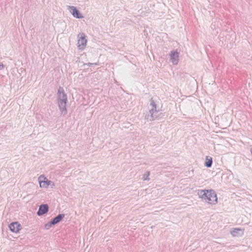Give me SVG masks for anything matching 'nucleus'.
<instances>
[{
  "instance_id": "nucleus-1",
  "label": "nucleus",
  "mask_w": 252,
  "mask_h": 252,
  "mask_svg": "<svg viewBox=\"0 0 252 252\" xmlns=\"http://www.w3.org/2000/svg\"><path fill=\"white\" fill-rule=\"evenodd\" d=\"M197 195L202 201L208 205L215 206L218 203L217 194L212 189L198 190Z\"/></svg>"
},
{
  "instance_id": "nucleus-6",
  "label": "nucleus",
  "mask_w": 252,
  "mask_h": 252,
  "mask_svg": "<svg viewBox=\"0 0 252 252\" xmlns=\"http://www.w3.org/2000/svg\"><path fill=\"white\" fill-rule=\"evenodd\" d=\"M67 9L72 17L75 19H82L84 18V14L75 6L68 5L67 6Z\"/></svg>"
},
{
  "instance_id": "nucleus-7",
  "label": "nucleus",
  "mask_w": 252,
  "mask_h": 252,
  "mask_svg": "<svg viewBox=\"0 0 252 252\" xmlns=\"http://www.w3.org/2000/svg\"><path fill=\"white\" fill-rule=\"evenodd\" d=\"M10 231L13 233L18 234L22 229L21 225L18 221L12 222L8 225Z\"/></svg>"
},
{
  "instance_id": "nucleus-8",
  "label": "nucleus",
  "mask_w": 252,
  "mask_h": 252,
  "mask_svg": "<svg viewBox=\"0 0 252 252\" xmlns=\"http://www.w3.org/2000/svg\"><path fill=\"white\" fill-rule=\"evenodd\" d=\"M244 233V229L241 228H234L230 230V234L232 237L238 238L242 237Z\"/></svg>"
},
{
  "instance_id": "nucleus-15",
  "label": "nucleus",
  "mask_w": 252,
  "mask_h": 252,
  "mask_svg": "<svg viewBox=\"0 0 252 252\" xmlns=\"http://www.w3.org/2000/svg\"><path fill=\"white\" fill-rule=\"evenodd\" d=\"M4 66L2 63L0 64V70H2L4 68Z\"/></svg>"
},
{
  "instance_id": "nucleus-14",
  "label": "nucleus",
  "mask_w": 252,
  "mask_h": 252,
  "mask_svg": "<svg viewBox=\"0 0 252 252\" xmlns=\"http://www.w3.org/2000/svg\"><path fill=\"white\" fill-rule=\"evenodd\" d=\"M149 174H150L149 172H148L146 177H145V178L144 177L143 179V180L144 181H149L150 180L149 178L148 177Z\"/></svg>"
},
{
  "instance_id": "nucleus-5",
  "label": "nucleus",
  "mask_w": 252,
  "mask_h": 252,
  "mask_svg": "<svg viewBox=\"0 0 252 252\" xmlns=\"http://www.w3.org/2000/svg\"><path fill=\"white\" fill-rule=\"evenodd\" d=\"M77 47L79 50L83 51L86 48L87 43V37L85 33L84 32H79L77 36Z\"/></svg>"
},
{
  "instance_id": "nucleus-3",
  "label": "nucleus",
  "mask_w": 252,
  "mask_h": 252,
  "mask_svg": "<svg viewBox=\"0 0 252 252\" xmlns=\"http://www.w3.org/2000/svg\"><path fill=\"white\" fill-rule=\"evenodd\" d=\"M57 103L61 114L63 116H65L67 113L66 108L67 96L63 88L62 87H60L58 90Z\"/></svg>"
},
{
  "instance_id": "nucleus-10",
  "label": "nucleus",
  "mask_w": 252,
  "mask_h": 252,
  "mask_svg": "<svg viewBox=\"0 0 252 252\" xmlns=\"http://www.w3.org/2000/svg\"><path fill=\"white\" fill-rule=\"evenodd\" d=\"M49 210V206L46 204H44L39 206L38 210L37 212V215L38 216H42L48 212Z\"/></svg>"
},
{
  "instance_id": "nucleus-4",
  "label": "nucleus",
  "mask_w": 252,
  "mask_h": 252,
  "mask_svg": "<svg viewBox=\"0 0 252 252\" xmlns=\"http://www.w3.org/2000/svg\"><path fill=\"white\" fill-rule=\"evenodd\" d=\"M37 181L39 187L41 189H47L49 188L54 189L55 187L54 182L49 180L44 174L38 176Z\"/></svg>"
},
{
  "instance_id": "nucleus-12",
  "label": "nucleus",
  "mask_w": 252,
  "mask_h": 252,
  "mask_svg": "<svg viewBox=\"0 0 252 252\" xmlns=\"http://www.w3.org/2000/svg\"><path fill=\"white\" fill-rule=\"evenodd\" d=\"M212 158L209 156H206L204 163L205 166H206L207 167H210L212 166Z\"/></svg>"
},
{
  "instance_id": "nucleus-16",
  "label": "nucleus",
  "mask_w": 252,
  "mask_h": 252,
  "mask_svg": "<svg viewBox=\"0 0 252 252\" xmlns=\"http://www.w3.org/2000/svg\"><path fill=\"white\" fill-rule=\"evenodd\" d=\"M251 154H252V148H251Z\"/></svg>"
},
{
  "instance_id": "nucleus-11",
  "label": "nucleus",
  "mask_w": 252,
  "mask_h": 252,
  "mask_svg": "<svg viewBox=\"0 0 252 252\" xmlns=\"http://www.w3.org/2000/svg\"><path fill=\"white\" fill-rule=\"evenodd\" d=\"M64 217V214H61L58 215L57 217L54 218L52 220V223H53L54 225L57 224L59 222H60L62 220Z\"/></svg>"
},
{
  "instance_id": "nucleus-9",
  "label": "nucleus",
  "mask_w": 252,
  "mask_h": 252,
  "mask_svg": "<svg viewBox=\"0 0 252 252\" xmlns=\"http://www.w3.org/2000/svg\"><path fill=\"white\" fill-rule=\"evenodd\" d=\"M170 60L173 65H177L179 62V53L177 51H172L170 54Z\"/></svg>"
},
{
  "instance_id": "nucleus-13",
  "label": "nucleus",
  "mask_w": 252,
  "mask_h": 252,
  "mask_svg": "<svg viewBox=\"0 0 252 252\" xmlns=\"http://www.w3.org/2000/svg\"><path fill=\"white\" fill-rule=\"evenodd\" d=\"M53 225H54L53 223H52V221H51L48 222L47 223H46L44 225V229L48 230V229H49L52 227V226Z\"/></svg>"
},
{
  "instance_id": "nucleus-2",
  "label": "nucleus",
  "mask_w": 252,
  "mask_h": 252,
  "mask_svg": "<svg viewBox=\"0 0 252 252\" xmlns=\"http://www.w3.org/2000/svg\"><path fill=\"white\" fill-rule=\"evenodd\" d=\"M149 114L147 119L149 121H153L157 118L156 114L162 110V104L161 101L157 96H153L149 100Z\"/></svg>"
}]
</instances>
